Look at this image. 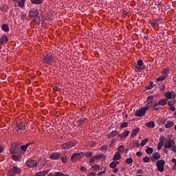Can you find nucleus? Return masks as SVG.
Segmentation results:
<instances>
[{
    "label": "nucleus",
    "instance_id": "obj_1",
    "mask_svg": "<svg viewBox=\"0 0 176 176\" xmlns=\"http://www.w3.org/2000/svg\"><path fill=\"white\" fill-rule=\"evenodd\" d=\"M55 58L52 54H47L44 56L43 58V63L44 64H48V65H52L54 63Z\"/></svg>",
    "mask_w": 176,
    "mask_h": 176
},
{
    "label": "nucleus",
    "instance_id": "obj_2",
    "mask_svg": "<svg viewBox=\"0 0 176 176\" xmlns=\"http://www.w3.org/2000/svg\"><path fill=\"white\" fill-rule=\"evenodd\" d=\"M75 145H76V141L72 140L62 144L61 148L62 149H71V148L75 146Z\"/></svg>",
    "mask_w": 176,
    "mask_h": 176
},
{
    "label": "nucleus",
    "instance_id": "obj_3",
    "mask_svg": "<svg viewBox=\"0 0 176 176\" xmlns=\"http://www.w3.org/2000/svg\"><path fill=\"white\" fill-rule=\"evenodd\" d=\"M164 164H166V161H164V160H160L156 162V166L160 173H163V171H164Z\"/></svg>",
    "mask_w": 176,
    "mask_h": 176
},
{
    "label": "nucleus",
    "instance_id": "obj_4",
    "mask_svg": "<svg viewBox=\"0 0 176 176\" xmlns=\"http://www.w3.org/2000/svg\"><path fill=\"white\" fill-rule=\"evenodd\" d=\"M146 111H148V107H143L142 109L137 110L135 115L137 118H142V116H145Z\"/></svg>",
    "mask_w": 176,
    "mask_h": 176
},
{
    "label": "nucleus",
    "instance_id": "obj_5",
    "mask_svg": "<svg viewBox=\"0 0 176 176\" xmlns=\"http://www.w3.org/2000/svg\"><path fill=\"white\" fill-rule=\"evenodd\" d=\"M83 156V152L80 153H76L73 154L71 157L72 162H78V160H80L82 159V157Z\"/></svg>",
    "mask_w": 176,
    "mask_h": 176
},
{
    "label": "nucleus",
    "instance_id": "obj_6",
    "mask_svg": "<svg viewBox=\"0 0 176 176\" xmlns=\"http://www.w3.org/2000/svg\"><path fill=\"white\" fill-rule=\"evenodd\" d=\"M135 67L138 71H144V69H145V68L146 67L145 66V63H144V60H138V63H137L136 65L135 66Z\"/></svg>",
    "mask_w": 176,
    "mask_h": 176
},
{
    "label": "nucleus",
    "instance_id": "obj_7",
    "mask_svg": "<svg viewBox=\"0 0 176 176\" xmlns=\"http://www.w3.org/2000/svg\"><path fill=\"white\" fill-rule=\"evenodd\" d=\"M21 173V169L17 166H14L8 170V175H17Z\"/></svg>",
    "mask_w": 176,
    "mask_h": 176
},
{
    "label": "nucleus",
    "instance_id": "obj_8",
    "mask_svg": "<svg viewBox=\"0 0 176 176\" xmlns=\"http://www.w3.org/2000/svg\"><path fill=\"white\" fill-rule=\"evenodd\" d=\"M166 100H175L176 94L174 91H166L164 93Z\"/></svg>",
    "mask_w": 176,
    "mask_h": 176
},
{
    "label": "nucleus",
    "instance_id": "obj_9",
    "mask_svg": "<svg viewBox=\"0 0 176 176\" xmlns=\"http://www.w3.org/2000/svg\"><path fill=\"white\" fill-rule=\"evenodd\" d=\"M14 129L16 131H20V130H21V131H24V130H25V124L21 122H16V125Z\"/></svg>",
    "mask_w": 176,
    "mask_h": 176
},
{
    "label": "nucleus",
    "instance_id": "obj_10",
    "mask_svg": "<svg viewBox=\"0 0 176 176\" xmlns=\"http://www.w3.org/2000/svg\"><path fill=\"white\" fill-rule=\"evenodd\" d=\"M173 145H175V142L174 140L170 139L164 144V148L166 149H170V148H173Z\"/></svg>",
    "mask_w": 176,
    "mask_h": 176
},
{
    "label": "nucleus",
    "instance_id": "obj_11",
    "mask_svg": "<svg viewBox=\"0 0 176 176\" xmlns=\"http://www.w3.org/2000/svg\"><path fill=\"white\" fill-rule=\"evenodd\" d=\"M26 164L28 167L32 168L35 167V166L38 164V162H36V161L34 160H28L26 162Z\"/></svg>",
    "mask_w": 176,
    "mask_h": 176
},
{
    "label": "nucleus",
    "instance_id": "obj_12",
    "mask_svg": "<svg viewBox=\"0 0 176 176\" xmlns=\"http://www.w3.org/2000/svg\"><path fill=\"white\" fill-rule=\"evenodd\" d=\"M39 11L36 9H32L29 12V17H38Z\"/></svg>",
    "mask_w": 176,
    "mask_h": 176
},
{
    "label": "nucleus",
    "instance_id": "obj_13",
    "mask_svg": "<svg viewBox=\"0 0 176 176\" xmlns=\"http://www.w3.org/2000/svg\"><path fill=\"white\" fill-rule=\"evenodd\" d=\"M159 159H160V153L157 152L153 153L152 157H151V162H153V163H155L156 160H159Z\"/></svg>",
    "mask_w": 176,
    "mask_h": 176
},
{
    "label": "nucleus",
    "instance_id": "obj_14",
    "mask_svg": "<svg viewBox=\"0 0 176 176\" xmlns=\"http://www.w3.org/2000/svg\"><path fill=\"white\" fill-rule=\"evenodd\" d=\"M51 160H58L60 159V153H52L50 155Z\"/></svg>",
    "mask_w": 176,
    "mask_h": 176
},
{
    "label": "nucleus",
    "instance_id": "obj_15",
    "mask_svg": "<svg viewBox=\"0 0 176 176\" xmlns=\"http://www.w3.org/2000/svg\"><path fill=\"white\" fill-rule=\"evenodd\" d=\"M9 39L8 38V36L3 35L0 38V45H6Z\"/></svg>",
    "mask_w": 176,
    "mask_h": 176
},
{
    "label": "nucleus",
    "instance_id": "obj_16",
    "mask_svg": "<svg viewBox=\"0 0 176 176\" xmlns=\"http://www.w3.org/2000/svg\"><path fill=\"white\" fill-rule=\"evenodd\" d=\"M129 134H130V131H125L122 133L119 134L118 137L121 139L124 140V139L127 138V137H129Z\"/></svg>",
    "mask_w": 176,
    "mask_h": 176
},
{
    "label": "nucleus",
    "instance_id": "obj_17",
    "mask_svg": "<svg viewBox=\"0 0 176 176\" xmlns=\"http://www.w3.org/2000/svg\"><path fill=\"white\" fill-rule=\"evenodd\" d=\"M118 134H119L118 131H113L110 133H108L107 135V136L108 137V138H114V137H116V135H118Z\"/></svg>",
    "mask_w": 176,
    "mask_h": 176
},
{
    "label": "nucleus",
    "instance_id": "obj_18",
    "mask_svg": "<svg viewBox=\"0 0 176 176\" xmlns=\"http://www.w3.org/2000/svg\"><path fill=\"white\" fill-rule=\"evenodd\" d=\"M35 144L34 142H30L28 143V144H25V145L21 146V151H23V152H25V151H27V148H28V146H30V145H32V144Z\"/></svg>",
    "mask_w": 176,
    "mask_h": 176
},
{
    "label": "nucleus",
    "instance_id": "obj_19",
    "mask_svg": "<svg viewBox=\"0 0 176 176\" xmlns=\"http://www.w3.org/2000/svg\"><path fill=\"white\" fill-rule=\"evenodd\" d=\"M159 19H153V20H151L149 21V24H151V25L152 27H155V25H159Z\"/></svg>",
    "mask_w": 176,
    "mask_h": 176
},
{
    "label": "nucleus",
    "instance_id": "obj_20",
    "mask_svg": "<svg viewBox=\"0 0 176 176\" xmlns=\"http://www.w3.org/2000/svg\"><path fill=\"white\" fill-rule=\"evenodd\" d=\"M159 104L160 106L164 107V105H166L167 103L168 102V100L162 98L158 101Z\"/></svg>",
    "mask_w": 176,
    "mask_h": 176
},
{
    "label": "nucleus",
    "instance_id": "obj_21",
    "mask_svg": "<svg viewBox=\"0 0 176 176\" xmlns=\"http://www.w3.org/2000/svg\"><path fill=\"white\" fill-rule=\"evenodd\" d=\"M140 132V128H137L133 130L132 133L131 134V137L132 138H134V137H136L137 134Z\"/></svg>",
    "mask_w": 176,
    "mask_h": 176
},
{
    "label": "nucleus",
    "instance_id": "obj_22",
    "mask_svg": "<svg viewBox=\"0 0 176 176\" xmlns=\"http://www.w3.org/2000/svg\"><path fill=\"white\" fill-rule=\"evenodd\" d=\"M146 126L149 129H154L155 127V122L151 121L149 122L146 123Z\"/></svg>",
    "mask_w": 176,
    "mask_h": 176
},
{
    "label": "nucleus",
    "instance_id": "obj_23",
    "mask_svg": "<svg viewBox=\"0 0 176 176\" xmlns=\"http://www.w3.org/2000/svg\"><path fill=\"white\" fill-rule=\"evenodd\" d=\"M1 30L2 31H4V32H9V25L8 24H3Z\"/></svg>",
    "mask_w": 176,
    "mask_h": 176
},
{
    "label": "nucleus",
    "instance_id": "obj_24",
    "mask_svg": "<svg viewBox=\"0 0 176 176\" xmlns=\"http://www.w3.org/2000/svg\"><path fill=\"white\" fill-rule=\"evenodd\" d=\"M47 174H49V170L38 172L36 174V176H45V175H47Z\"/></svg>",
    "mask_w": 176,
    "mask_h": 176
},
{
    "label": "nucleus",
    "instance_id": "obj_25",
    "mask_svg": "<svg viewBox=\"0 0 176 176\" xmlns=\"http://www.w3.org/2000/svg\"><path fill=\"white\" fill-rule=\"evenodd\" d=\"M120 159H122V155H120V153H116L113 157V160H120Z\"/></svg>",
    "mask_w": 176,
    "mask_h": 176
},
{
    "label": "nucleus",
    "instance_id": "obj_26",
    "mask_svg": "<svg viewBox=\"0 0 176 176\" xmlns=\"http://www.w3.org/2000/svg\"><path fill=\"white\" fill-rule=\"evenodd\" d=\"M167 78V76H160L156 78V83H159V82H162L164 80Z\"/></svg>",
    "mask_w": 176,
    "mask_h": 176
},
{
    "label": "nucleus",
    "instance_id": "obj_27",
    "mask_svg": "<svg viewBox=\"0 0 176 176\" xmlns=\"http://www.w3.org/2000/svg\"><path fill=\"white\" fill-rule=\"evenodd\" d=\"M94 156H95V158L96 159V160H100V159H105V155H104L103 153L96 154Z\"/></svg>",
    "mask_w": 176,
    "mask_h": 176
},
{
    "label": "nucleus",
    "instance_id": "obj_28",
    "mask_svg": "<svg viewBox=\"0 0 176 176\" xmlns=\"http://www.w3.org/2000/svg\"><path fill=\"white\" fill-rule=\"evenodd\" d=\"M173 126H174V122L173 121H168L165 124V128L170 129V127H173Z\"/></svg>",
    "mask_w": 176,
    "mask_h": 176
},
{
    "label": "nucleus",
    "instance_id": "obj_29",
    "mask_svg": "<svg viewBox=\"0 0 176 176\" xmlns=\"http://www.w3.org/2000/svg\"><path fill=\"white\" fill-rule=\"evenodd\" d=\"M159 105H160L159 102H155V103H153V110L159 111L160 107H159Z\"/></svg>",
    "mask_w": 176,
    "mask_h": 176
},
{
    "label": "nucleus",
    "instance_id": "obj_30",
    "mask_svg": "<svg viewBox=\"0 0 176 176\" xmlns=\"http://www.w3.org/2000/svg\"><path fill=\"white\" fill-rule=\"evenodd\" d=\"M152 107H153V101L148 100L147 104L144 108H148V109H149V108H152Z\"/></svg>",
    "mask_w": 176,
    "mask_h": 176
},
{
    "label": "nucleus",
    "instance_id": "obj_31",
    "mask_svg": "<svg viewBox=\"0 0 176 176\" xmlns=\"http://www.w3.org/2000/svg\"><path fill=\"white\" fill-rule=\"evenodd\" d=\"M118 150V153H123V152H124V146L123 145H121L120 146L118 147L117 148Z\"/></svg>",
    "mask_w": 176,
    "mask_h": 176
},
{
    "label": "nucleus",
    "instance_id": "obj_32",
    "mask_svg": "<svg viewBox=\"0 0 176 176\" xmlns=\"http://www.w3.org/2000/svg\"><path fill=\"white\" fill-rule=\"evenodd\" d=\"M153 89V82L150 81L149 85L146 87V90H152Z\"/></svg>",
    "mask_w": 176,
    "mask_h": 176
},
{
    "label": "nucleus",
    "instance_id": "obj_33",
    "mask_svg": "<svg viewBox=\"0 0 176 176\" xmlns=\"http://www.w3.org/2000/svg\"><path fill=\"white\" fill-rule=\"evenodd\" d=\"M30 2L34 5H41V3L43 2V0H30Z\"/></svg>",
    "mask_w": 176,
    "mask_h": 176
},
{
    "label": "nucleus",
    "instance_id": "obj_34",
    "mask_svg": "<svg viewBox=\"0 0 176 176\" xmlns=\"http://www.w3.org/2000/svg\"><path fill=\"white\" fill-rule=\"evenodd\" d=\"M25 2V0H20L18 1L17 5H15V6H21V8H24V3Z\"/></svg>",
    "mask_w": 176,
    "mask_h": 176
},
{
    "label": "nucleus",
    "instance_id": "obj_35",
    "mask_svg": "<svg viewBox=\"0 0 176 176\" xmlns=\"http://www.w3.org/2000/svg\"><path fill=\"white\" fill-rule=\"evenodd\" d=\"M146 153H148V155H151V153H153V148L152 147H148L146 149Z\"/></svg>",
    "mask_w": 176,
    "mask_h": 176
},
{
    "label": "nucleus",
    "instance_id": "obj_36",
    "mask_svg": "<svg viewBox=\"0 0 176 176\" xmlns=\"http://www.w3.org/2000/svg\"><path fill=\"white\" fill-rule=\"evenodd\" d=\"M12 160H14V162H19V160H20V157L16 155H12Z\"/></svg>",
    "mask_w": 176,
    "mask_h": 176
},
{
    "label": "nucleus",
    "instance_id": "obj_37",
    "mask_svg": "<svg viewBox=\"0 0 176 176\" xmlns=\"http://www.w3.org/2000/svg\"><path fill=\"white\" fill-rule=\"evenodd\" d=\"M163 145H164V142H158L157 148L159 150L162 149V148L163 147Z\"/></svg>",
    "mask_w": 176,
    "mask_h": 176
},
{
    "label": "nucleus",
    "instance_id": "obj_38",
    "mask_svg": "<svg viewBox=\"0 0 176 176\" xmlns=\"http://www.w3.org/2000/svg\"><path fill=\"white\" fill-rule=\"evenodd\" d=\"M54 176H69L68 175H65L64 173L61 172H56L54 175Z\"/></svg>",
    "mask_w": 176,
    "mask_h": 176
},
{
    "label": "nucleus",
    "instance_id": "obj_39",
    "mask_svg": "<svg viewBox=\"0 0 176 176\" xmlns=\"http://www.w3.org/2000/svg\"><path fill=\"white\" fill-rule=\"evenodd\" d=\"M110 168H116V163H115V161H113L109 164Z\"/></svg>",
    "mask_w": 176,
    "mask_h": 176
},
{
    "label": "nucleus",
    "instance_id": "obj_40",
    "mask_svg": "<svg viewBox=\"0 0 176 176\" xmlns=\"http://www.w3.org/2000/svg\"><path fill=\"white\" fill-rule=\"evenodd\" d=\"M146 142H148V138H146L141 142L140 146H145Z\"/></svg>",
    "mask_w": 176,
    "mask_h": 176
},
{
    "label": "nucleus",
    "instance_id": "obj_41",
    "mask_svg": "<svg viewBox=\"0 0 176 176\" xmlns=\"http://www.w3.org/2000/svg\"><path fill=\"white\" fill-rule=\"evenodd\" d=\"M129 126V124L126 122L120 124V129H126Z\"/></svg>",
    "mask_w": 176,
    "mask_h": 176
},
{
    "label": "nucleus",
    "instance_id": "obj_42",
    "mask_svg": "<svg viewBox=\"0 0 176 176\" xmlns=\"http://www.w3.org/2000/svg\"><path fill=\"white\" fill-rule=\"evenodd\" d=\"M126 164H131L133 163V158H127L126 160Z\"/></svg>",
    "mask_w": 176,
    "mask_h": 176
},
{
    "label": "nucleus",
    "instance_id": "obj_43",
    "mask_svg": "<svg viewBox=\"0 0 176 176\" xmlns=\"http://www.w3.org/2000/svg\"><path fill=\"white\" fill-rule=\"evenodd\" d=\"M163 74H165L164 76H168V69H164Z\"/></svg>",
    "mask_w": 176,
    "mask_h": 176
},
{
    "label": "nucleus",
    "instance_id": "obj_44",
    "mask_svg": "<svg viewBox=\"0 0 176 176\" xmlns=\"http://www.w3.org/2000/svg\"><path fill=\"white\" fill-rule=\"evenodd\" d=\"M168 105H169V107H173V105H175V100L168 102Z\"/></svg>",
    "mask_w": 176,
    "mask_h": 176
},
{
    "label": "nucleus",
    "instance_id": "obj_45",
    "mask_svg": "<svg viewBox=\"0 0 176 176\" xmlns=\"http://www.w3.org/2000/svg\"><path fill=\"white\" fill-rule=\"evenodd\" d=\"M149 157H143V162H144V163H149Z\"/></svg>",
    "mask_w": 176,
    "mask_h": 176
},
{
    "label": "nucleus",
    "instance_id": "obj_46",
    "mask_svg": "<svg viewBox=\"0 0 176 176\" xmlns=\"http://www.w3.org/2000/svg\"><path fill=\"white\" fill-rule=\"evenodd\" d=\"M93 156V153L87 152L85 153V157H91Z\"/></svg>",
    "mask_w": 176,
    "mask_h": 176
},
{
    "label": "nucleus",
    "instance_id": "obj_47",
    "mask_svg": "<svg viewBox=\"0 0 176 176\" xmlns=\"http://www.w3.org/2000/svg\"><path fill=\"white\" fill-rule=\"evenodd\" d=\"M96 157L95 155H94L93 157H91V158L89 160V163H94V162H96Z\"/></svg>",
    "mask_w": 176,
    "mask_h": 176
},
{
    "label": "nucleus",
    "instance_id": "obj_48",
    "mask_svg": "<svg viewBox=\"0 0 176 176\" xmlns=\"http://www.w3.org/2000/svg\"><path fill=\"white\" fill-rule=\"evenodd\" d=\"M160 89L161 91H164V90H166V85H162L160 86Z\"/></svg>",
    "mask_w": 176,
    "mask_h": 176
},
{
    "label": "nucleus",
    "instance_id": "obj_49",
    "mask_svg": "<svg viewBox=\"0 0 176 176\" xmlns=\"http://www.w3.org/2000/svg\"><path fill=\"white\" fill-rule=\"evenodd\" d=\"M155 98L154 96H149L147 97V101H152Z\"/></svg>",
    "mask_w": 176,
    "mask_h": 176
},
{
    "label": "nucleus",
    "instance_id": "obj_50",
    "mask_svg": "<svg viewBox=\"0 0 176 176\" xmlns=\"http://www.w3.org/2000/svg\"><path fill=\"white\" fill-rule=\"evenodd\" d=\"M100 149H101L102 151H107V149H108V146H107V145L102 146L100 147Z\"/></svg>",
    "mask_w": 176,
    "mask_h": 176
},
{
    "label": "nucleus",
    "instance_id": "obj_51",
    "mask_svg": "<svg viewBox=\"0 0 176 176\" xmlns=\"http://www.w3.org/2000/svg\"><path fill=\"white\" fill-rule=\"evenodd\" d=\"M168 109H169V111H172V112H174V111H175V107L174 106H170Z\"/></svg>",
    "mask_w": 176,
    "mask_h": 176
},
{
    "label": "nucleus",
    "instance_id": "obj_52",
    "mask_svg": "<svg viewBox=\"0 0 176 176\" xmlns=\"http://www.w3.org/2000/svg\"><path fill=\"white\" fill-rule=\"evenodd\" d=\"M115 142H116V140L113 139V140H111V143H110L109 146H111V147L113 146V144H115Z\"/></svg>",
    "mask_w": 176,
    "mask_h": 176
},
{
    "label": "nucleus",
    "instance_id": "obj_53",
    "mask_svg": "<svg viewBox=\"0 0 176 176\" xmlns=\"http://www.w3.org/2000/svg\"><path fill=\"white\" fill-rule=\"evenodd\" d=\"M92 168H96V170H100V165L96 164L92 166Z\"/></svg>",
    "mask_w": 176,
    "mask_h": 176
},
{
    "label": "nucleus",
    "instance_id": "obj_54",
    "mask_svg": "<svg viewBox=\"0 0 176 176\" xmlns=\"http://www.w3.org/2000/svg\"><path fill=\"white\" fill-rule=\"evenodd\" d=\"M164 140H166V138L164 136H161L160 138V142H164Z\"/></svg>",
    "mask_w": 176,
    "mask_h": 176
},
{
    "label": "nucleus",
    "instance_id": "obj_55",
    "mask_svg": "<svg viewBox=\"0 0 176 176\" xmlns=\"http://www.w3.org/2000/svg\"><path fill=\"white\" fill-rule=\"evenodd\" d=\"M25 19H27V14H21V20H25Z\"/></svg>",
    "mask_w": 176,
    "mask_h": 176
},
{
    "label": "nucleus",
    "instance_id": "obj_56",
    "mask_svg": "<svg viewBox=\"0 0 176 176\" xmlns=\"http://www.w3.org/2000/svg\"><path fill=\"white\" fill-rule=\"evenodd\" d=\"M171 150H172L173 152H175L176 153V146H175V144H173L172 146Z\"/></svg>",
    "mask_w": 176,
    "mask_h": 176
},
{
    "label": "nucleus",
    "instance_id": "obj_57",
    "mask_svg": "<svg viewBox=\"0 0 176 176\" xmlns=\"http://www.w3.org/2000/svg\"><path fill=\"white\" fill-rule=\"evenodd\" d=\"M136 155L138 156V157H141V156H142V153L141 151H138Z\"/></svg>",
    "mask_w": 176,
    "mask_h": 176
},
{
    "label": "nucleus",
    "instance_id": "obj_58",
    "mask_svg": "<svg viewBox=\"0 0 176 176\" xmlns=\"http://www.w3.org/2000/svg\"><path fill=\"white\" fill-rule=\"evenodd\" d=\"M105 170L98 173V176H101L102 174H105Z\"/></svg>",
    "mask_w": 176,
    "mask_h": 176
},
{
    "label": "nucleus",
    "instance_id": "obj_59",
    "mask_svg": "<svg viewBox=\"0 0 176 176\" xmlns=\"http://www.w3.org/2000/svg\"><path fill=\"white\" fill-rule=\"evenodd\" d=\"M54 91H60L61 89L58 88V87H56V88L54 89Z\"/></svg>",
    "mask_w": 176,
    "mask_h": 176
},
{
    "label": "nucleus",
    "instance_id": "obj_60",
    "mask_svg": "<svg viewBox=\"0 0 176 176\" xmlns=\"http://www.w3.org/2000/svg\"><path fill=\"white\" fill-rule=\"evenodd\" d=\"M136 174H142V169H139L136 170Z\"/></svg>",
    "mask_w": 176,
    "mask_h": 176
},
{
    "label": "nucleus",
    "instance_id": "obj_61",
    "mask_svg": "<svg viewBox=\"0 0 176 176\" xmlns=\"http://www.w3.org/2000/svg\"><path fill=\"white\" fill-rule=\"evenodd\" d=\"M61 160H62V163H66V162H67V158H64V157H63L61 158Z\"/></svg>",
    "mask_w": 176,
    "mask_h": 176
},
{
    "label": "nucleus",
    "instance_id": "obj_62",
    "mask_svg": "<svg viewBox=\"0 0 176 176\" xmlns=\"http://www.w3.org/2000/svg\"><path fill=\"white\" fill-rule=\"evenodd\" d=\"M0 9H1V10H2V12H8V8H1Z\"/></svg>",
    "mask_w": 176,
    "mask_h": 176
},
{
    "label": "nucleus",
    "instance_id": "obj_63",
    "mask_svg": "<svg viewBox=\"0 0 176 176\" xmlns=\"http://www.w3.org/2000/svg\"><path fill=\"white\" fill-rule=\"evenodd\" d=\"M135 146H136V148H140V143L137 142V143H134Z\"/></svg>",
    "mask_w": 176,
    "mask_h": 176
},
{
    "label": "nucleus",
    "instance_id": "obj_64",
    "mask_svg": "<svg viewBox=\"0 0 176 176\" xmlns=\"http://www.w3.org/2000/svg\"><path fill=\"white\" fill-rule=\"evenodd\" d=\"M172 163H174L175 166H176V159H172Z\"/></svg>",
    "mask_w": 176,
    "mask_h": 176
}]
</instances>
